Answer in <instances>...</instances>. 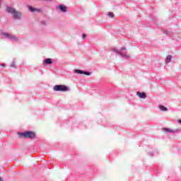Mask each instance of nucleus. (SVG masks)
<instances>
[{
    "label": "nucleus",
    "instance_id": "1",
    "mask_svg": "<svg viewBox=\"0 0 181 181\" xmlns=\"http://www.w3.org/2000/svg\"><path fill=\"white\" fill-rule=\"evenodd\" d=\"M6 12L11 13L15 19H21L22 16V13L15 10V8L12 7H7Z\"/></svg>",
    "mask_w": 181,
    "mask_h": 181
},
{
    "label": "nucleus",
    "instance_id": "2",
    "mask_svg": "<svg viewBox=\"0 0 181 181\" xmlns=\"http://www.w3.org/2000/svg\"><path fill=\"white\" fill-rule=\"evenodd\" d=\"M18 136L20 138L33 139L36 138V134L33 132H25L23 133H18Z\"/></svg>",
    "mask_w": 181,
    "mask_h": 181
},
{
    "label": "nucleus",
    "instance_id": "3",
    "mask_svg": "<svg viewBox=\"0 0 181 181\" xmlns=\"http://www.w3.org/2000/svg\"><path fill=\"white\" fill-rule=\"evenodd\" d=\"M53 88L54 91H67L69 90V87L64 85H56Z\"/></svg>",
    "mask_w": 181,
    "mask_h": 181
},
{
    "label": "nucleus",
    "instance_id": "4",
    "mask_svg": "<svg viewBox=\"0 0 181 181\" xmlns=\"http://www.w3.org/2000/svg\"><path fill=\"white\" fill-rule=\"evenodd\" d=\"M4 36H5L6 37H8L9 39H11V40H18V37L15 35H12L8 33H3Z\"/></svg>",
    "mask_w": 181,
    "mask_h": 181
},
{
    "label": "nucleus",
    "instance_id": "5",
    "mask_svg": "<svg viewBox=\"0 0 181 181\" xmlns=\"http://www.w3.org/2000/svg\"><path fill=\"white\" fill-rule=\"evenodd\" d=\"M75 73H78V74H86V76H90V72L83 71L80 69H76Z\"/></svg>",
    "mask_w": 181,
    "mask_h": 181
},
{
    "label": "nucleus",
    "instance_id": "6",
    "mask_svg": "<svg viewBox=\"0 0 181 181\" xmlns=\"http://www.w3.org/2000/svg\"><path fill=\"white\" fill-rule=\"evenodd\" d=\"M136 94L138 97H139V98H143V99L146 98V95L145 94V93L137 92Z\"/></svg>",
    "mask_w": 181,
    "mask_h": 181
},
{
    "label": "nucleus",
    "instance_id": "7",
    "mask_svg": "<svg viewBox=\"0 0 181 181\" xmlns=\"http://www.w3.org/2000/svg\"><path fill=\"white\" fill-rule=\"evenodd\" d=\"M28 8L30 12H39V8H34L32 6H28Z\"/></svg>",
    "mask_w": 181,
    "mask_h": 181
},
{
    "label": "nucleus",
    "instance_id": "8",
    "mask_svg": "<svg viewBox=\"0 0 181 181\" xmlns=\"http://www.w3.org/2000/svg\"><path fill=\"white\" fill-rule=\"evenodd\" d=\"M161 131H162V132H170V133L175 132L174 130H173L171 129H168V128H163V129H161Z\"/></svg>",
    "mask_w": 181,
    "mask_h": 181
},
{
    "label": "nucleus",
    "instance_id": "9",
    "mask_svg": "<svg viewBox=\"0 0 181 181\" xmlns=\"http://www.w3.org/2000/svg\"><path fill=\"white\" fill-rule=\"evenodd\" d=\"M59 9H60V11H62V12H66V11H67V8H66V6H64L63 5L59 6Z\"/></svg>",
    "mask_w": 181,
    "mask_h": 181
},
{
    "label": "nucleus",
    "instance_id": "10",
    "mask_svg": "<svg viewBox=\"0 0 181 181\" xmlns=\"http://www.w3.org/2000/svg\"><path fill=\"white\" fill-rule=\"evenodd\" d=\"M45 64H52V63H53V62L52 61V59L47 58L45 60Z\"/></svg>",
    "mask_w": 181,
    "mask_h": 181
},
{
    "label": "nucleus",
    "instance_id": "11",
    "mask_svg": "<svg viewBox=\"0 0 181 181\" xmlns=\"http://www.w3.org/2000/svg\"><path fill=\"white\" fill-rule=\"evenodd\" d=\"M158 108H160V110L161 111H167V110H168V108H167L166 107L162 105H160L158 106Z\"/></svg>",
    "mask_w": 181,
    "mask_h": 181
},
{
    "label": "nucleus",
    "instance_id": "12",
    "mask_svg": "<svg viewBox=\"0 0 181 181\" xmlns=\"http://www.w3.org/2000/svg\"><path fill=\"white\" fill-rule=\"evenodd\" d=\"M172 60V55H168L166 57L165 62H168V63Z\"/></svg>",
    "mask_w": 181,
    "mask_h": 181
},
{
    "label": "nucleus",
    "instance_id": "13",
    "mask_svg": "<svg viewBox=\"0 0 181 181\" xmlns=\"http://www.w3.org/2000/svg\"><path fill=\"white\" fill-rule=\"evenodd\" d=\"M108 16H110V18H114V13H112V12H109V13H108Z\"/></svg>",
    "mask_w": 181,
    "mask_h": 181
},
{
    "label": "nucleus",
    "instance_id": "14",
    "mask_svg": "<svg viewBox=\"0 0 181 181\" xmlns=\"http://www.w3.org/2000/svg\"><path fill=\"white\" fill-rule=\"evenodd\" d=\"M6 64H1V67H6Z\"/></svg>",
    "mask_w": 181,
    "mask_h": 181
},
{
    "label": "nucleus",
    "instance_id": "15",
    "mask_svg": "<svg viewBox=\"0 0 181 181\" xmlns=\"http://www.w3.org/2000/svg\"><path fill=\"white\" fill-rule=\"evenodd\" d=\"M82 36H83V39H86V34H83Z\"/></svg>",
    "mask_w": 181,
    "mask_h": 181
},
{
    "label": "nucleus",
    "instance_id": "16",
    "mask_svg": "<svg viewBox=\"0 0 181 181\" xmlns=\"http://www.w3.org/2000/svg\"><path fill=\"white\" fill-rule=\"evenodd\" d=\"M4 180L1 178V177H0V181H3Z\"/></svg>",
    "mask_w": 181,
    "mask_h": 181
}]
</instances>
